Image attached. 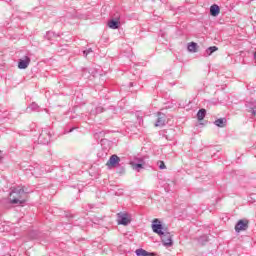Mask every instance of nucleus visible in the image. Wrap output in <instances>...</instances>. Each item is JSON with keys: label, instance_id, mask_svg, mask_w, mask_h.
<instances>
[{"label": "nucleus", "instance_id": "f257e3e1", "mask_svg": "<svg viewBox=\"0 0 256 256\" xmlns=\"http://www.w3.org/2000/svg\"><path fill=\"white\" fill-rule=\"evenodd\" d=\"M29 191L25 190V187L18 186L14 188L10 193V203L12 205H23L25 203V197H27Z\"/></svg>", "mask_w": 256, "mask_h": 256}, {"label": "nucleus", "instance_id": "f03ea898", "mask_svg": "<svg viewBox=\"0 0 256 256\" xmlns=\"http://www.w3.org/2000/svg\"><path fill=\"white\" fill-rule=\"evenodd\" d=\"M51 137H53L52 130L49 127H45L39 134L38 141L41 145H49L51 143Z\"/></svg>", "mask_w": 256, "mask_h": 256}, {"label": "nucleus", "instance_id": "7ed1b4c3", "mask_svg": "<svg viewBox=\"0 0 256 256\" xmlns=\"http://www.w3.org/2000/svg\"><path fill=\"white\" fill-rule=\"evenodd\" d=\"M159 237L165 247L173 246V235L168 230H164L163 234H160Z\"/></svg>", "mask_w": 256, "mask_h": 256}, {"label": "nucleus", "instance_id": "20e7f679", "mask_svg": "<svg viewBox=\"0 0 256 256\" xmlns=\"http://www.w3.org/2000/svg\"><path fill=\"white\" fill-rule=\"evenodd\" d=\"M152 230L157 235H163V232L167 230V228L163 227V224H161V221L159 219L155 218L152 221Z\"/></svg>", "mask_w": 256, "mask_h": 256}, {"label": "nucleus", "instance_id": "39448f33", "mask_svg": "<svg viewBox=\"0 0 256 256\" xmlns=\"http://www.w3.org/2000/svg\"><path fill=\"white\" fill-rule=\"evenodd\" d=\"M26 171H30L31 175H33V177H41V175H43V173H45V170L41 168L40 165L35 164V166H29Z\"/></svg>", "mask_w": 256, "mask_h": 256}, {"label": "nucleus", "instance_id": "423d86ee", "mask_svg": "<svg viewBox=\"0 0 256 256\" xmlns=\"http://www.w3.org/2000/svg\"><path fill=\"white\" fill-rule=\"evenodd\" d=\"M249 229V220H239L235 225L236 233H241V231H247Z\"/></svg>", "mask_w": 256, "mask_h": 256}, {"label": "nucleus", "instance_id": "0eeeda50", "mask_svg": "<svg viewBox=\"0 0 256 256\" xmlns=\"http://www.w3.org/2000/svg\"><path fill=\"white\" fill-rule=\"evenodd\" d=\"M118 225H129L131 218L127 213H118Z\"/></svg>", "mask_w": 256, "mask_h": 256}, {"label": "nucleus", "instance_id": "6e6552de", "mask_svg": "<svg viewBox=\"0 0 256 256\" xmlns=\"http://www.w3.org/2000/svg\"><path fill=\"white\" fill-rule=\"evenodd\" d=\"M157 117L155 127H164L165 123H167V116L164 113L158 112Z\"/></svg>", "mask_w": 256, "mask_h": 256}, {"label": "nucleus", "instance_id": "1a4fd4ad", "mask_svg": "<svg viewBox=\"0 0 256 256\" xmlns=\"http://www.w3.org/2000/svg\"><path fill=\"white\" fill-rule=\"evenodd\" d=\"M245 107L248 113H251L254 117H256V100L246 102Z\"/></svg>", "mask_w": 256, "mask_h": 256}, {"label": "nucleus", "instance_id": "9d476101", "mask_svg": "<svg viewBox=\"0 0 256 256\" xmlns=\"http://www.w3.org/2000/svg\"><path fill=\"white\" fill-rule=\"evenodd\" d=\"M121 161V158H119V156H117V154H113L108 162H107V166L108 167H117V165H119V162Z\"/></svg>", "mask_w": 256, "mask_h": 256}, {"label": "nucleus", "instance_id": "9b49d317", "mask_svg": "<svg viewBox=\"0 0 256 256\" xmlns=\"http://www.w3.org/2000/svg\"><path fill=\"white\" fill-rule=\"evenodd\" d=\"M31 63V58L25 56L24 59H20L18 62V69H27Z\"/></svg>", "mask_w": 256, "mask_h": 256}, {"label": "nucleus", "instance_id": "f8f14e48", "mask_svg": "<svg viewBox=\"0 0 256 256\" xmlns=\"http://www.w3.org/2000/svg\"><path fill=\"white\" fill-rule=\"evenodd\" d=\"M59 37H61V35L53 31H48L46 32V35H45V39H47V41H55Z\"/></svg>", "mask_w": 256, "mask_h": 256}, {"label": "nucleus", "instance_id": "ddd939ff", "mask_svg": "<svg viewBox=\"0 0 256 256\" xmlns=\"http://www.w3.org/2000/svg\"><path fill=\"white\" fill-rule=\"evenodd\" d=\"M219 13H221V8H219V5L214 4L210 7V15H212V17H217Z\"/></svg>", "mask_w": 256, "mask_h": 256}, {"label": "nucleus", "instance_id": "4468645a", "mask_svg": "<svg viewBox=\"0 0 256 256\" xmlns=\"http://www.w3.org/2000/svg\"><path fill=\"white\" fill-rule=\"evenodd\" d=\"M214 125H216V127H225L227 125V118H220L214 121Z\"/></svg>", "mask_w": 256, "mask_h": 256}, {"label": "nucleus", "instance_id": "2eb2a0df", "mask_svg": "<svg viewBox=\"0 0 256 256\" xmlns=\"http://www.w3.org/2000/svg\"><path fill=\"white\" fill-rule=\"evenodd\" d=\"M137 256H155L153 255V253L147 252L145 249L143 248H139L135 251Z\"/></svg>", "mask_w": 256, "mask_h": 256}, {"label": "nucleus", "instance_id": "dca6fc26", "mask_svg": "<svg viewBox=\"0 0 256 256\" xmlns=\"http://www.w3.org/2000/svg\"><path fill=\"white\" fill-rule=\"evenodd\" d=\"M205 115H207V110L205 108L200 109L197 112L198 121H203L205 119Z\"/></svg>", "mask_w": 256, "mask_h": 256}, {"label": "nucleus", "instance_id": "f3484780", "mask_svg": "<svg viewBox=\"0 0 256 256\" xmlns=\"http://www.w3.org/2000/svg\"><path fill=\"white\" fill-rule=\"evenodd\" d=\"M132 169H134V171H141V169H143V167L145 166V164H142V162L137 163V162H131L130 163Z\"/></svg>", "mask_w": 256, "mask_h": 256}, {"label": "nucleus", "instance_id": "a211bd4d", "mask_svg": "<svg viewBox=\"0 0 256 256\" xmlns=\"http://www.w3.org/2000/svg\"><path fill=\"white\" fill-rule=\"evenodd\" d=\"M108 27L110 28V29H119V21L118 20H110L109 22H108Z\"/></svg>", "mask_w": 256, "mask_h": 256}, {"label": "nucleus", "instance_id": "6ab92c4d", "mask_svg": "<svg viewBox=\"0 0 256 256\" xmlns=\"http://www.w3.org/2000/svg\"><path fill=\"white\" fill-rule=\"evenodd\" d=\"M215 51H219V48L217 46H210L206 49L205 53L206 55L211 56Z\"/></svg>", "mask_w": 256, "mask_h": 256}, {"label": "nucleus", "instance_id": "aec40b11", "mask_svg": "<svg viewBox=\"0 0 256 256\" xmlns=\"http://www.w3.org/2000/svg\"><path fill=\"white\" fill-rule=\"evenodd\" d=\"M197 47V43L191 42L188 44V51H190V53H197Z\"/></svg>", "mask_w": 256, "mask_h": 256}, {"label": "nucleus", "instance_id": "412c9836", "mask_svg": "<svg viewBox=\"0 0 256 256\" xmlns=\"http://www.w3.org/2000/svg\"><path fill=\"white\" fill-rule=\"evenodd\" d=\"M28 109H31V111H36L37 113H39L41 111V108L39 107V104L33 102L32 104H30V106L28 107Z\"/></svg>", "mask_w": 256, "mask_h": 256}, {"label": "nucleus", "instance_id": "4be33fe9", "mask_svg": "<svg viewBox=\"0 0 256 256\" xmlns=\"http://www.w3.org/2000/svg\"><path fill=\"white\" fill-rule=\"evenodd\" d=\"M158 167H159V169H161V170L167 169V166H165V162H163V161H159V162H158Z\"/></svg>", "mask_w": 256, "mask_h": 256}, {"label": "nucleus", "instance_id": "5701e85b", "mask_svg": "<svg viewBox=\"0 0 256 256\" xmlns=\"http://www.w3.org/2000/svg\"><path fill=\"white\" fill-rule=\"evenodd\" d=\"M133 163H141L142 165H145V159H143V158H135V161Z\"/></svg>", "mask_w": 256, "mask_h": 256}, {"label": "nucleus", "instance_id": "b1692460", "mask_svg": "<svg viewBox=\"0 0 256 256\" xmlns=\"http://www.w3.org/2000/svg\"><path fill=\"white\" fill-rule=\"evenodd\" d=\"M89 53H93V49L89 48V49H87V50H84V51H83L84 57H87V55H89Z\"/></svg>", "mask_w": 256, "mask_h": 256}, {"label": "nucleus", "instance_id": "393cba45", "mask_svg": "<svg viewBox=\"0 0 256 256\" xmlns=\"http://www.w3.org/2000/svg\"><path fill=\"white\" fill-rule=\"evenodd\" d=\"M103 111H104V109H103V107H101V106H98V107L96 108V113H97V114L103 113Z\"/></svg>", "mask_w": 256, "mask_h": 256}, {"label": "nucleus", "instance_id": "a878e982", "mask_svg": "<svg viewBox=\"0 0 256 256\" xmlns=\"http://www.w3.org/2000/svg\"><path fill=\"white\" fill-rule=\"evenodd\" d=\"M82 73H83V76H85L87 73H89V69L84 68V69L82 70Z\"/></svg>", "mask_w": 256, "mask_h": 256}, {"label": "nucleus", "instance_id": "bb28decb", "mask_svg": "<svg viewBox=\"0 0 256 256\" xmlns=\"http://www.w3.org/2000/svg\"><path fill=\"white\" fill-rule=\"evenodd\" d=\"M75 129H77L76 127L71 128L69 131H67V133H73V131H75Z\"/></svg>", "mask_w": 256, "mask_h": 256}, {"label": "nucleus", "instance_id": "cd10ccee", "mask_svg": "<svg viewBox=\"0 0 256 256\" xmlns=\"http://www.w3.org/2000/svg\"><path fill=\"white\" fill-rule=\"evenodd\" d=\"M104 155H107V152H104V154L98 153V157H104Z\"/></svg>", "mask_w": 256, "mask_h": 256}, {"label": "nucleus", "instance_id": "c85d7f7f", "mask_svg": "<svg viewBox=\"0 0 256 256\" xmlns=\"http://www.w3.org/2000/svg\"><path fill=\"white\" fill-rule=\"evenodd\" d=\"M66 217H68L69 219H73V215L72 214H67Z\"/></svg>", "mask_w": 256, "mask_h": 256}, {"label": "nucleus", "instance_id": "c756f323", "mask_svg": "<svg viewBox=\"0 0 256 256\" xmlns=\"http://www.w3.org/2000/svg\"><path fill=\"white\" fill-rule=\"evenodd\" d=\"M44 111H46V113H49V110H48V109H44Z\"/></svg>", "mask_w": 256, "mask_h": 256}, {"label": "nucleus", "instance_id": "7c9ffc66", "mask_svg": "<svg viewBox=\"0 0 256 256\" xmlns=\"http://www.w3.org/2000/svg\"><path fill=\"white\" fill-rule=\"evenodd\" d=\"M0 161H3V156H0Z\"/></svg>", "mask_w": 256, "mask_h": 256}, {"label": "nucleus", "instance_id": "2f4dec72", "mask_svg": "<svg viewBox=\"0 0 256 256\" xmlns=\"http://www.w3.org/2000/svg\"><path fill=\"white\" fill-rule=\"evenodd\" d=\"M125 172V168H122V173H124Z\"/></svg>", "mask_w": 256, "mask_h": 256}, {"label": "nucleus", "instance_id": "473e14b6", "mask_svg": "<svg viewBox=\"0 0 256 256\" xmlns=\"http://www.w3.org/2000/svg\"><path fill=\"white\" fill-rule=\"evenodd\" d=\"M130 86L132 87V86H133V83H130Z\"/></svg>", "mask_w": 256, "mask_h": 256}]
</instances>
